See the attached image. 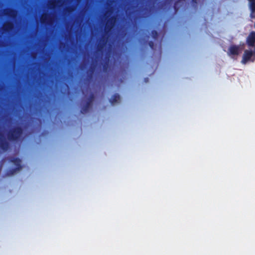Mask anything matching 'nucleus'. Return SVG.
Segmentation results:
<instances>
[{"mask_svg":"<svg viewBox=\"0 0 255 255\" xmlns=\"http://www.w3.org/2000/svg\"><path fill=\"white\" fill-rule=\"evenodd\" d=\"M192 2L194 6H197V0H192Z\"/></svg>","mask_w":255,"mask_h":255,"instance_id":"nucleus-17","label":"nucleus"},{"mask_svg":"<svg viewBox=\"0 0 255 255\" xmlns=\"http://www.w3.org/2000/svg\"><path fill=\"white\" fill-rule=\"evenodd\" d=\"M16 11L12 8H8L5 10L4 15L8 16L14 17L15 15Z\"/></svg>","mask_w":255,"mask_h":255,"instance_id":"nucleus-11","label":"nucleus"},{"mask_svg":"<svg viewBox=\"0 0 255 255\" xmlns=\"http://www.w3.org/2000/svg\"><path fill=\"white\" fill-rule=\"evenodd\" d=\"M148 45L150 47L151 49H153L154 47V42L152 41H149L148 42Z\"/></svg>","mask_w":255,"mask_h":255,"instance_id":"nucleus-16","label":"nucleus"},{"mask_svg":"<svg viewBox=\"0 0 255 255\" xmlns=\"http://www.w3.org/2000/svg\"><path fill=\"white\" fill-rule=\"evenodd\" d=\"M247 44L249 46L253 47L255 43V31H252L247 38Z\"/></svg>","mask_w":255,"mask_h":255,"instance_id":"nucleus-6","label":"nucleus"},{"mask_svg":"<svg viewBox=\"0 0 255 255\" xmlns=\"http://www.w3.org/2000/svg\"><path fill=\"white\" fill-rule=\"evenodd\" d=\"M50 6L51 7L54 8L55 6V1L52 2L50 3Z\"/></svg>","mask_w":255,"mask_h":255,"instance_id":"nucleus-18","label":"nucleus"},{"mask_svg":"<svg viewBox=\"0 0 255 255\" xmlns=\"http://www.w3.org/2000/svg\"><path fill=\"white\" fill-rule=\"evenodd\" d=\"M9 147V143L0 132V149L3 151H7Z\"/></svg>","mask_w":255,"mask_h":255,"instance_id":"nucleus-4","label":"nucleus"},{"mask_svg":"<svg viewBox=\"0 0 255 255\" xmlns=\"http://www.w3.org/2000/svg\"><path fill=\"white\" fill-rule=\"evenodd\" d=\"M47 16L48 15L47 14H45L41 17L40 21L41 23L45 24L48 23L47 21Z\"/></svg>","mask_w":255,"mask_h":255,"instance_id":"nucleus-13","label":"nucleus"},{"mask_svg":"<svg viewBox=\"0 0 255 255\" xmlns=\"http://www.w3.org/2000/svg\"><path fill=\"white\" fill-rule=\"evenodd\" d=\"M229 52L230 55H238L240 53V47L238 45H231L229 48Z\"/></svg>","mask_w":255,"mask_h":255,"instance_id":"nucleus-10","label":"nucleus"},{"mask_svg":"<svg viewBox=\"0 0 255 255\" xmlns=\"http://www.w3.org/2000/svg\"><path fill=\"white\" fill-rule=\"evenodd\" d=\"M94 98H95V96H94V94L91 93L90 94L89 98L88 99L87 101H86L85 104L82 108V109L81 110V113L85 114V113H87L89 111L90 108H91V107L92 105V103L94 100Z\"/></svg>","mask_w":255,"mask_h":255,"instance_id":"nucleus-3","label":"nucleus"},{"mask_svg":"<svg viewBox=\"0 0 255 255\" xmlns=\"http://www.w3.org/2000/svg\"><path fill=\"white\" fill-rule=\"evenodd\" d=\"M23 128L20 126H16L10 129L7 133V137L9 141H17L23 134Z\"/></svg>","mask_w":255,"mask_h":255,"instance_id":"nucleus-1","label":"nucleus"},{"mask_svg":"<svg viewBox=\"0 0 255 255\" xmlns=\"http://www.w3.org/2000/svg\"><path fill=\"white\" fill-rule=\"evenodd\" d=\"M120 100V96L118 94H115L110 100L111 104L113 105L118 102Z\"/></svg>","mask_w":255,"mask_h":255,"instance_id":"nucleus-12","label":"nucleus"},{"mask_svg":"<svg viewBox=\"0 0 255 255\" xmlns=\"http://www.w3.org/2000/svg\"><path fill=\"white\" fill-rule=\"evenodd\" d=\"M151 34L152 37L154 39H156L158 36V32L155 30H152L151 32Z\"/></svg>","mask_w":255,"mask_h":255,"instance_id":"nucleus-14","label":"nucleus"},{"mask_svg":"<svg viewBox=\"0 0 255 255\" xmlns=\"http://www.w3.org/2000/svg\"><path fill=\"white\" fill-rule=\"evenodd\" d=\"M10 161L13 163L16 167L15 168L10 169L7 171V174L8 175L14 174L17 171L20 170L22 168L21 165V161L19 158L11 157L10 159Z\"/></svg>","mask_w":255,"mask_h":255,"instance_id":"nucleus-2","label":"nucleus"},{"mask_svg":"<svg viewBox=\"0 0 255 255\" xmlns=\"http://www.w3.org/2000/svg\"><path fill=\"white\" fill-rule=\"evenodd\" d=\"M107 37H105V36H102L100 40L101 42H100L97 46V51L98 52H102L103 51L104 47L107 42Z\"/></svg>","mask_w":255,"mask_h":255,"instance_id":"nucleus-9","label":"nucleus"},{"mask_svg":"<svg viewBox=\"0 0 255 255\" xmlns=\"http://www.w3.org/2000/svg\"><path fill=\"white\" fill-rule=\"evenodd\" d=\"M93 70H94V69H93V68H91V71H92V72H93Z\"/></svg>","mask_w":255,"mask_h":255,"instance_id":"nucleus-20","label":"nucleus"},{"mask_svg":"<svg viewBox=\"0 0 255 255\" xmlns=\"http://www.w3.org/2000/svg\"><path fill=\"white\" fill-rule=\"evenodd\" d=\"M253 55V51L246 50L243 56L242 63L243 64H246L248 61H249L251 59Z\"/></svg>","mask_w":255,"mask_h":255,"instance_id":"nucleus-7","label":"nucleus"},{"mask_svg":"<svg viewBox=\"0 0 255 255\" xmlns=\"http://www.w3.org/2000/svg\"><path fill=\"white\" fill-rule=\"evenodd\" d=\"M13 23L12 22L8 21L3 26L2 30L5 33H9L13 30Z\"/></svg>","mask_w":255,"mask_h":255,"instance_id":"nucleus-8","label":"nucleus"},{"mask_svg":"<svg viewBox=\"0 0 255 255\" xmlns=\"http://www.w3.org/2000/svg\"><path fill=\"white\" fill-rule=\"evenodd\" d=\"M144 81H145V82H148V78H145V79H144Z\"/></svg>","mask_w":255,"mask_h":255,"instance_id":"nucleus-19","label":"nucleus"},{"mask_svg":"<svg viewBox=\"0 0 255 255\" xmlns=\"http://www.w3.org/2000/svg\"><path fill=\"white\" fill-rule=\"evenodd\" d=\"M105 67H106V65H105L104 66V69L105 68Z\"/></svg>","mask_w":255,"mask_h":255,"instance_id":"nucleus-21","label":"nucleus"},{"mask_svg":"<svg viewBox=\"0 0 255 255\" xmlns=\"http://www.w3.org/2000/svg\"><path fill=\"white\" fill-rule=\"evenodd\" d=\"M74 10V7L73 6H70L66 7V10L69 13H70L72 11H73Z\"/></svg>","mask_w":255,"mask_h":255,"instance_id":"nucleus-15","label":"nucleus"},{"mask_svg":"<svg viewBox=\"0 0 255 255\" xmlns=\"http://www.w3.org/2000/svg\"><path fill=\"white\" fill-rule=\"evenodd\" d=\"M116 19L115 16H112L107 20L105 27L106 33H108L112 30L115 22Z\"/></svg>","mask_w":255,"mask_h":255,"instance_id":"nucleus-5","label":"nucleus"}]
</instances>
